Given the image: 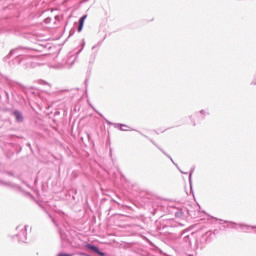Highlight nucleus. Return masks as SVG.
<instances>
[{
    "label": "nucleus",
    "instance_id": "obj_1",
    "mask_svg": "<svg viewBox=\"0 0 256 256\" xmlns=\"http://www.w3.org/2000/svg\"><path fill=\"white\" fill-rule=\"evenodd\" d=\"M41 49H45V45L40 44L36 48H27V47H18L16 49H12L4 58V63H8L9 59L16 55L14 60L17 65H22L24 69H29V67H37L35 62L31 61L33 55L31 54L32 51H41Z\"/></svg>",
    "mask_w": 256,
    "mask_h": 256
},
{
    "label": "nucleus",
    "instance_id": "obj_2",
    "mask_svg": "<svg viewBox=\"0 0 256 256\" xmlns=\"http://www.w3.org/2000/svg\"><path fill=\"white\" fill-rule=\"evenodd\" d=\"M75 61H77V55L68 54L67 57L64 58L62 61L57 62L50 67H52L53 69H71V67L75 65Z\"/></svg>",
    "mask_w": 256,
    "mask_h": 256
},
{
    "label": "nucleus",
    "instance_id": "obj_3",
    "mask_svg": "<svg viewBox=\"0 0 256 256\" xmlns=\"http://www.w3.org/2000/svg\"><path fill=\"white\" fill-rule=\"evenodd\" d=\"M162 231H164V233H175V229H177L178 227H183V224L181 223H177L173 220L168 221L166 224H162Z\"/></svg>",
    "mask_w": 256,
    "mask_h": 256
},
{
    "label": "nucleus",
    "instance_id": "obj_4",
    "mask_svg": "<svg viewBox=\"0 0 256 256\" xmlns=\"http://www.w3.org/2000/svg\"><path fill=\"white\" fill-rule=\"evenodd\" d=\"M17 231H20L16 237H18V241L25 243L27 241V226L19 225L16 228Z\"/></svg>",
    "mask_w": 256,
    "mask_h": 256
},
{
    "label": "nucleus",
    "instance_id": "obj_5",
    "mask_svg": "<svg viewBox=\"0 0 256 256\" xmlns=\"http://www.w3.org/2000/svg\"><path fill=\"white\" fill-rule=\"evenodd\" d=\"M86 249H89V251H92V253H95L99 256H107V254L99 249V247L93 245V244H86Z\"/></svg>",
    "mask_w": 256,
    "mask_h": 256
},
{
    "label": "nucleus",
    "instance_id": "obj_6",
    "mask_svg": "<svg viewBox=\"0 0 256 256\" xmlns=\"http://www.w3.org/2000/svg\"><path fill=\"white\" fill-rule=\"evenodd\" d=\"M211 113L209 109H202L199 112H196V117L200 119V121H205V117H209Z\"/></svg>",
    "mask_w": 256,
    "mask_h": 256
},
{
    "label": "nucleus",
    "instance_id": "obj_7",
    "mask_svg": "<svg viewBox=\"0 0 256 256\" xmlns=\"http://www.w3.org/2000/svg\"><path fill=\"white\" fill-rule=\"evenodd\" d=\"M238 227L241 229L242 233H251L253 229H256V226H251L244 223H239Z\"/></svg>",
    "mask_w": 256,
    "mask_h": 256
},
{
    "label": "nucleus",
    "instance_id": "obj_8",
    "mask_svg": "<svg viewBox=\"0 0 256 256\" xmlns=\"http://www.w3.org/2000/svg\"><path fill=\"white\" fill-rule=\"evenodd\" d=\"M181 237H183L184 243L191 245V237H193V233H190L189 231H183L181 233Z\"/></svg>",
    "mask_w": 256,
    "mask_h": 256
},
{
    "label": "nucleus",
    "instance_id": "obj_9",
    "mask_svg": "<svg viewBox=\"0 0 256 256\" xmlns=\"http://www.w3.org/2000/svg\"><path fill=\"white\" fill-rule=\"evenodd\" d=\"M12 115L15 117L16 119V123H23V113H21V111L19 110H14Z\"/></svg>",
    "mask_w": 256,
    "mask_h": 256
},
{
    "label": "nucleus",
    "instance_id": "obj_10",
    "mask_svg": "<svg viewBox=\"0 0 256 256\" xmlns=\"http://www.w3.org/2000/svg\"><path fill=\"white\" fill-rule=\"evenodd\" d=\"M114 127H115V129H119V131H129V126H127L126 124L115 123ZM130 131H137V130L130 129Z\"/></svg>",
    "mask_w": 256,
    "mask_h": 256
},
{
    "label": "nucleus",
    "instance_id": "obj_11",
    "mask_svg": "<svg viewBox=\"0 0 256 256\" xmlns=\"http://www.w3.org/2000/svg\"><path fill=\"white\" fill-rule=\"evenodd\" d=\"M172 213L175 215L176 219H183V217H185L183 208H174V211Z\"/></svg>",
    "mask_w": 256,
    "mask_h": 256
},
{
    "label": "nucleus",
    "instance_id": "obj_12",
    "mask_svg": "<svg viewBox=\"0 0 256 256\" xmlns=\"http://www.w3.org/2000/svg\"><path fill=\"white\" fill-rule=\"evenodd\" d=\"M1 185H4L5 187H11L12 189H19V186H17L16 184L12 183V182H7V181H0Z\"/></svg>",
    "mask_w": 256,
    "mask_h": 256
},
{
    "label": "nucleus",
    "instance_id": "obj_13",
    "mask_svg": "<svg viewBox=\"0 0 256 256\" xmlns=\"http://www.w3.org/2000/svg\"><path fill=\"white\" fill-rule=\"evenodd\" d=\"M209 237H211V232H206L204 235L201 236L200 238V243L202 245H205V243H207V239H209Z\"/></svg>",
    "mask_w": 256,
    "mask_h": 256
},
{
    "label": "nucleus",
    "instance_id": "obj_14",
    "mask_svg": "<svg viewBox=\"0 0 256 256\" xmlns=\"http://www.w3.org/2000/svg\"><path fill=\"white\" fill-rule=\"evenodd\" d=\"M168 159H170V161L173 163V165H175V167L178 169V171H180V173H182V175H187V172H183V170H181V168H179V165L177 163H175V161L173 160V157H171V155H167Z\"/></svg>",
    "mask_w": 256,
    "mask_h": 256
},
{
    "label": "nucleus",
    "instance_id": "obj_15",
    "mask_svg": "<svg viewBox=\"0 0 256 256\" xmlns=\"http://www.w3.org/2000/svg\"><path fill=\"white\" fill-rule=\"evenodd\" d=\"M194 171H195V168H191V170L189 172V178L188 179H189L190 187H193V179H192V177H193Z\"/></svg>",
    "mask_w": 256,
    "mask_h": 256
},
{
    "label": "nucleus",
    "instance_id": "obj_16",
    "mask_svg": "<svg viewBox=\"0 0 256 256\" xmlns=\"http://www.w3.org/2000/svg\"><path fill=\"white\" fill-rule=\"evenodd\" d=\"M225 223H228V227H230V229H237V227H239V224H237L236 222L225 221Z\"/></svg>",
    "mask_w": 256,
    "mask_h": 256
},
{
    "label": "nucleus",
    "instance_id": "obj_17",
    "mask_svg": "<svg viewBox=\"0 0 256 256\" xmlns=\"http://www.w3.org/2000/svg\"><path fill=\"white\" fill-rule=\"evenodd\" d=\"M97 57V53L91 54L89 63L90 65H93L95 63V59Z\"/></svg>",
    "mask_w": 256,
    "mask_h": 256
},
{
    "label": "nucleus",
    "instance_id": "obj_18",
    "mask_svg": "<svg viewBox=\"0 0 256 256\" xmlns=\"http://www.w3.org/2000/svg\"><path fill=\"white\" fill-rule=\"evenodd\" d=\"M85 19H87V14L80 17L78 23L85 25Z\"/></svg>",
    "mask_w": 256,
    "mask_h": 256
},
{
    "label": "nucleus",
    "instance_id": "obj_19",
    "mask_svg": "<svg viewBox=\"0 0 256 256\" xmlns=\"http://www.w3.org/2000/svg\"><path fill=\"white\" fill-rule=\"evenodd\" d=\"M56 256H75L74 253L60 252Z\"/></svg>",
    "mask_w": 256,
    "mask_h": 256
},
{
    "label": "nucleus",
    "instance_id": "obj_20",
    "mask_svg": "<svg viewBox=\"0 0 256 256\" xmlns=\"http://www.w3.org/2000/svg\"><path fill=\"white\" fill-rule=\"evenodd\" d=\"M84 25H85V24H80V23H78V28H77L78 33H81V31H83Z\"/></svg>",
    "mask_w": 256,
    "mask_h": 256
},
{
    "label": "nucleus",
    "instance_id": "obj_21",
    "mask_svg": "<svg viewBox=\"0 0 256 256\" xmlns=\"http://www.w3.org/2000/svg\"><path fill=\"white\" fill-rule=\"evenodd\" d=\"M103 44V41H100V42H98L97 43V45H94L93 47H92V50H95V49H99V47H101V45Z\"/></svg>",
    "mask_w": 256,
    "mask_h": 256
},
{
    "label": "nucleus",
    "instance_id": "obj_22",
    "mask_svg": "<svg viewBox=\"0 0 256 256\" xmlns=\"http://www.w3.org/2000/svg\"><path fill=\"white\" fill-rule=\"evenodd\" d=\"M39 85H50L47 81L45 80H39L38 81Z\"/></svg>",
    "mask_w": 256,
    "mask_h": 256
},
{
    "label": "nucleus",
    "instance_id": "obj_23",
    "mask_svg": "<svg viewBox=\"0 0 256 256\" xmlns=\"http://www.w3.org/2000/svg\"><path fill=\"white\" fill-rule=\"evenodd\" d=\"M159 151H161V153H163V155H165L167 157V152H165V150H163L161 147H158Z\"/></svg>",
    "mask_w": 256,
    "mask_h": 256
},
{
    "label": "nucleus",
    "instance_id": "obj_24",
    "mask_svg": "<svg viewBox=\"0 0 256 256\" xmlns=\"http://www.w3.org/2000/svg\"><path fill=\"white\" fill-rule=\"evenodd\" d=\"M91 107L100 117H103V114H101L99 111H97L93 106H91Z\"/></svg>",
    "mask_w": 256,
    "mask_h": 256
},
{
    "label": "nucleus",
    "instance_id": "obj_25",
    "mask_svg": "<svg viewBox=\"0 0 256 256\" xmlns=\"http://www.w3.org/2000/svg\"><path fill=\"white\" fill-rule=\"evenodd\" d=\"M78 255H80V256H91V255H89L87 253H84V252H79Z\"/></svg>",
    "mask_w": 256,
    "mask_h": 256
},
{
    "label": "nucleus",
    "instance_id": "obj_26",
    "mask_svg": "<svg viewBox=\"0 0 256 256\" xmlns=\"http://www.w3.org/2000/svg\"><path fill=\"white\" fill-rule=\"evenodd\" d=\"M71 35H75V28H72L71 30H70V36Z\"/></svg>",
    "mask_w": 256,
    "mask_h": 256
},
{
    "label": "nucleus",
    "instance_id": "obj_27",
    "mask_svg": "<svg viewBox=\"0 0 256 256\" xmlns=\"http://www.w3.org/2000/svg\"><path fill=\"white\" fill-rule=\"evenodd\" d=\"M106 121V123H107V125H115V123H112L111 121H109V120H105Z\"/></svg>",
    "mask_w": 256,
    "mask_h": 256
},
{
    "label": "nucleus",
    "instance_id": "obj_28",
    "mask_svg": "<svg viewBox=\"0 0 256 256\" xmlns=\"http://www.w3.org/2000/svg\"><path fill=\"white\" fill-rule=\"evenodd\" d=\"M51 22V18H46L45 19V23H50Z\"/></svg>",
    "mask_w": 256,
    "mask_h": 256
},
{
    "label": "nucleus",
    "instance_id": "obj_29",
    "mask_svg": "<svg viewBox=\"0 0 256 256\" xmlns=\"http://www.w3.org/2000/svg\"><path fill=\"white\" fill-rule=\"evenodd\" d=\"M151 143H152L153 145H155V147H157V148L159 149V146L155 143V141L151 140Z\"/></svg>",
    "mask_w": 256,
    "mask_h": 256
},
{
    "label": "nucleus",
    "instance_id": "obj_30",
    "mask_svg": "<svg viewBox=\"0 0 256 256\" xmlns=\"http://www.w3.org/2000/svg\"><path fill=\"white\" fill-rule=\"evenodd\" d=\"M251 85H256V79L251 82Z\"/></svg>",
    "mask_w": 256,
    "mask_h": 256
},
{
    "label": "nucleus",
    "instance_id": "obj_31",
    "mask_svg": "<svg viewBox=\"0 0 256 256\" xmlns=\"http://www.w3.org/2000/svg\"><path fill=\"white\" fill-rule=\"evenodd\" d=\"M8 175H13V173H11V172H8Z\"/></svg>",
    "mask_w": 256,
    "mask_h": 256
},
{
    "label": "nucleus",
    "instance_id": "obj_32",
    "mask_svg": "<svg viewBox=\"0 0 256 256\" xmlns=\"http://www.w3.org/2000/svg\"><path fill=\"white\" fill-rule=\"evenodd\" d=\"M137 133H140V135H143L141 132L137 131Z\"/></svg>",
    "mask_w": 256,
    "mask_h": 256
},
{
    "label": "nucleus",
    "instance_id": "obj_33",
    "mask_svg": "<svg viewBox=\"0 0 256 256\" xmlns=\"http://www.w3.org/2000/svg\"><path fill=\"white\" fill-rule=\"evenodd\" d=\"M137 133H140V135H143L141 132L137 131Z\"/></svg>",
    "mask_w": 256,
    "mask_h": 256
},
{
    "label": "nucleus",
    "instance_id": "obj_34",
    "mask_svg": "<svg viewBox=\"0 0 256 256\" xmlns=\"http://www.w3.org/2000/svg\"><path fill=\"white\" fill-rule=\"evenodd\" d=\"M81 51H83V49H80V51L78 53H80Z\"/></svg>",
    "mask_w": 256,
    "mask_h": 256
},
{
    "label": "nucleus",
    "instance_id": "obj_35",
    "mask_svg": "<svg viewBox=\"0 0 256 256\" xmlns=\"http://www.w3.org/2000/svg\"><path fill=\"white\" fill-rule=\"evenodd\" d=\"M81 51H83V49H80V51L78 53H80Z\"/></svg>",
    "mask_w": 256,
    "mask_h": 256
},
{
    "label": "nucleus",
    "instance_id": "obj_36",
    "mask_svg": "<svg viewBox=\"0 0 256 256\" xmlns=\"http://www.w3.org/2000/svg\"><path fill=\"white\" fill-rule=\"evenodd\" d=\"M193 125L195 126V122L193 123Z\"/></svg>",
    "mask_w": 256,
    "mask_h": 256
}]
</instances>
